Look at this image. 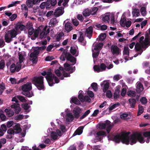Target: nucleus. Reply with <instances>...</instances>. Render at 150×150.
Listing matches in <instances>:
<instances>
[{"instance_id":"nucleus-13","label":"nucleus","mask_w":150,"mask_h":150,"mask_svg":"<svg viewBox=\"0 0 150 150\" xmlns=\"http://www.w3.org/2000/svg\"><path fill=\"white\" fill-rule=\"evenodd\" d=\"M56 74L58 76H60L62 74L65 77H67L70 76V75L66 73L63 68L62 67H59V69H56L54 71Z\"/></svg>"},{"instance_id":"nucleus-47","label":"nucleus","mask_w":150,"mask_h":150,"mask_svg":"<svg viewBox=\"0 0 150 150\" xmlns=\"http://www.w3.org/2000/svg\"><path fill=\"white\" fill-rule=\"evenodd\" d=\"M96 26L99 29H100L102 30H105L107 29V26L105 25H100V24H98L96 25Z\"/></svg>"},{"instance_id":"nucleus-18","label":"nucleus","mask_w":150,"mask_h":150,"mask_svg":"<svg viewBox=\"0 0 150 150\" xmlns=\"http://www.w3.org/2000/svg\"><path fill=\"white\" fill-rule=\"evenodd\" d=\"M106 136V132L103 131H99L97 132L95 134L97 141H100L102 137Z\"/></svg>"},{"instance_id":"nucleus-25","label":"nucleus","mask_w":150,"mask_h":150,"mask_svg":"<svg viewBox=\"0 0 150 150\" xmlns=\"http://www.w3.org/2000/svg\"><path fill=\"white\" fill-rule=\"evenodd\" d=\"M111 51L113 54L118 55L120 52V49L116 46L112 45L111 47Z\"/></svg>"},{"instance_id":"nucleus-46","label":"nucleus","mask_w":150,"mask_h":150,"mask_svg":"<svg viewBox=\"0 0 150 150\" xmlns=\"http://www.w3.org/2000/svg\"><path fill=\"white\" fill-rule=\"evenodd\" d=\"M129 101L131 107L133 108H134L136 103L135 100L134 99L131 98L129 99Z\"/></svg>"},{"instance_id":"nucleus-31","label":"nucleus","mask_w":150,"mask_h":150,"mask_svg":"<svg viewBox=\"0 0 150 150\" xmlns=\"http://www.w3.org/2000/svg\"><path fill=\"white\" fill-rule=\"evenodd\" d=\"M77 46L71 47V52L73 55L77 56L78 55V52L77 50Z\"/></svg>"},{"instance_id":"nucleus-27","label":"nucleus","mask_w":150,"mask_h":150,"mask_svg":"<svg viewBox=\"0 0 150 150\" xmlns=\"http://www.w3.org/2000/svg\"><path fill=\"white\" fill-rule=\"evenodd\" d=\"M13 129L16 134L19 133L21 131L20 125L18 123L15 124V125L13 126Z\"/></svg>"},{"instance_id":"nucleus-16","label":"nucleus","mask_w":150,"mask_h":150,"mask_svg":"<svg viewBox=\"0 0 150 150\" xmlns=\"http://www.w3.org/2000/svg\"><path fill=\"white\" fill-rule=\"evenodd\" d=\"M120 25L123 26H126L127 28L129 27L131 24V22L129 20H126L125 18H121L120 21Z\"/></svg>"},{"instance_id":"nucleus-24","label":"nucleus","mask_w":150,"mask_h":150,"mask_svg":"<svg viewBox=\"0 0 150 150\" xmlns=\"http://www.w3.org/2000/svg\"><path fill=\"white\" fill-rule=\"evenodd\" d=\"M143 134L145 137L144 138L142 136L144 140V142H146V143H149V139H150V132H145L143 133Z\"/></svg>"},{"instance_id":"nucleus-52","label":"nucleus","mask_w":150,"mask_h":150,"mask_svg":"<svg viewBox=\"0 0 150 150\" xmlns=\"http://www.w3.org/2000/svg\"><path fill=\"white\" fill-rule=\"evenodd\" d=\"M23 94L29 97H31L33 96V93L30 91L23 92Z\"/></svg>"},{"instance_id":"nucleus-30","label":"nucleus","mask_w":150,"mask_h":150,"mask_svg":"<svg viewBox=\"0 0 150 150\" xmlns=\"http://www.w3.org/2000/svg\"><path fill=\"white\" fill-rule=\"evenodd\" d=\"M131 117V115L129 113H123L120 115V118L123 120H127L129 119Z\"/></svg>"},{"instance_id":"nucleus-2","label":"nucleus","mask_w":150,"mask_h":150,"mask_svg":"<svg viewBox=\"0 0 150 150\" xmlns=\"http://www.w3.org/2000/svg\"><path fill=\"white\" fill-rule=\"evenodd\" d=\"M25 26L22 24L17 25L15 29L8 31L5 36V39L6 42H9L12 40L13 38L20 33L21 31L23 30Z\"/></svg>"},{"instance_id":"nucleus-23","label":"nucleus","mask_w":150,"mask_h":150,"mask_svg":"<svg viewBox=\"0 0 150 150\" xmlns=\"http://www.w3.org/2000/svg\"><path fill=\"white\" fill-rule=\"evenodd\" d=\"M39 3L38 0H27L26 4L29 7H31L33 6V5L37 4Z\"/></svg>"},{"instance_id":"nucleus-39","label":"nucleus","mask_w":150,"mask_h":150,"mask_svg":"<svg viewBox=\"0 0 150 150\" xmlns=\"http://www.w3.org/2000/svg\"><path fill=\"white\" fill-rule=\"evenodd\" d=\"M21 106L27 112L30 110V106L28 104L23 103L22 104Z\"/></svg>"},{"instance_id":"nucleus-41","label":"nucleus","mask_w":150,"mask_h":150,"mask_svg":"<svg viewBox=\"0 0 150 150\" xmlns=\"http://www.w3.org/2000/svg\"><path fill=\"white\" fill-rule=\"evenodd\" d=\"M122 87L123 88L122 90L121 95L122 96H125L126 94L127 86L125 84L123 83Z\"/></svg>"},{"instance_id":"nucleus-21","label":"nucleus","mask_w":150,"mask_h":150,"mask_svg":"<svg viewBox=\"0 0 150 150\" xmlns=\"http://www.w3.org/2000/svg\"><path fill=\"white\" fill-rule=\"evenodd\" d=\"M11 107L13 109L15 113L16 114L19 113L21 110L20 104L18 103H14L11 105Z\"/></svg>"},{"instance_id":"nucleus-58","label":"nucleus","mask_w":150,"mask_h":150,"mask_svg":"<svg viewBox=\"0 0 150 150\" xmlns=\"http://www.w3.org/2000/svg\"><path fill=\"white\" fill-rule=\"evenodd\" d=\"M122 77V76L120 74H116L114 75L113 77V80L115 81H118Z\"/></svg>"},{"instance_id":"nucleus-8","label":"nucleus","mask_w":150,"mask_h":150,"mask_svg":"<svg viewBox=\"0 0 150 150\" xmlns=\"http://www.w3.org/2000/svg\"><path fill=\"white\" fill-rule=\"evenodd\" d=\"M61 115L64 117L66 122L67 123L72 122L74 119V116L68 109H66L64 112L61 113Z\"/></svg>"},{"instance_id":"nucleus-43","label":"nucleus","mask_w":150,"mask_h":150,"mask_svg":"<svg viewBox=\"0 0 150 150\" xmlns=\"http://www.w3.org/2000/svg\"><path fill=\"white\" fill-rule=\"evenodd\" d=\"M106 37V35L105 33L101 34L97 39L98 41H102L104 40Z\"/></svg>"},{"instance_id":"nucleus-45","label":"nucleus","mask_w":150,"mask_h":150,"mask_svg":"<svg viewBox=\"0 0 150 150\" xmlns=\"http://www.w3.org/2000/svg\"><path fill=\"white\" fill-rule=\"evenodd\" d=\"M119 105V104L118 103H116V104H113L112 105H110L109 107V109L110 111H111L115 109V108L118 107Z\"/></svg>"},{"instance_id":"nucleus-6","label":"nucleus","mask_w":150,"mask_h":150,"mask_svg":"<svg viewBox=\"0 0 150 150\" xmlns=\"http://www.w3.org/2000/svg\"><path fill=\"white\" fill-rule=\"evenodd\" d=\"M47 131L49 134L50 133V135L51 140H56L62 135V132L58 129H57L55 131H52V129L49 128Z\"/></svg>"},{"instance_id":"nucleus-49","label":"nucleus","mask_w":150,"mask_h":150,"mask_svg":"<svg viewBox=\"0 0 150 150\" xmlns=\"http://www.w3.org/2000/svg\"><path fill=\"white\" fill-rule=\"evenodd\" d=\"M127 95L130 97H134L136 95V93L134 91H129L127 93Z\"/></svg>"},{"instance_id":"nucleus-64","label":"nucleus","mask_w":150,"mask_h":150,"mask_svg":"<svg viewBox=\"0 0 150 150\" xmlns=\"http://www.w3.org/2000/svg\"><path fill=\"white\" fill-rule=\"evenodd\" d=\"M83 98L84 99V100L83 101H81L82 102H83L85 101L89 102L91 101V99L88 96H83Z\"/></svg>"},{"instance_id":"nucleus-22","label":"nucleus","mask_w":150,"mask_h":150,"mask_svg":"<svg viewBox=\"0 0 150 150\" xmlns=\"http://www.w3.org/2000/svg\"><path fill=\"white\" fill-rule=\"evenodd\" d=\"M22 90L23 92L30 91L32 89L31 84L28 83L22 86Z\"/></svg>"},{"instance_id":"nucleus-50","label":"nucleus","mask_w":150,"mask_h":150,"mask_svg":"<svg viewBox=\"0 0 150 150\" xmlns=\"http://www.w3.org/2000/svg\"><path fill=\"white\" fill-rule=\"evenodd\" d=\"M139 110L138 112L137 115L138 116L141 114L144 111V108L142 106L139 105L138 106Z\"/></svg>"},{"instance_id":"nucleus-40","label":"nucleus","mask_w":150,"mask_h":150,"mask_svg":"<svg viewBox=\"0 0 150 150\" xmlns=\"http://www.w3.org/2000/svg\"><path fill=\"white\" fill-rule=\"evenodd\" d=\"M64 35V34L63 33H57L55 36V38L56 40L58 41H59L61 39H62Z\"/></svg>"},{"instance_id":"nucleus-51","label":"nucleus","mask_w":150,"mask_h":150,"mask_svg":"<svg viewBox=\"0 0 150 150\" xmlns=\"http://www.w3.org/2000/svg\"><path fill=\"white\" fill-rule=\"evenodd\" d=\"M58 126L61 129V131H60L62 132V134L63 132H65L67 131L64 125L62 124L59 125H58Z\"/></svg>"},{"instance_id":"nucleus-20","label":"nucleus","mask_w":150,"mask_h":150,"mask_svg":"<svg viewBox=\"0 0 150 150\" xmlns=\"http://www.w3.org/2000/svg\"><path fill=\"white\" fill-rule=\"evenodd\" d=\"M72 112L75 118H77L79 117L80 114L81 112V109L78 107L76 106L73 109Z\"/></svg>"},{"instance_id":"nucleus-3","label":"nucleus","mask_w":150,"mask_h":150,"mask_svg":"<svg viewBox=\"0 0 150 150\" xmlns=\"http://www.w3.org/2000/svg\"><path fill=\"white\" fill-rule=\"evenodd\" d=\"M41 74L43 76L47 75L45 77L50 86H52L53 84L58 83L59 82L58 79L52 74L50 69L47 72H43L41 73Z\"/></svg>"},{"instance_id":"nucleus-53","label":"nucleus","mask_w":150,"mask_h":150,"mask_svg":"<svg viewBox=\"0 0 150 150\" xmlns=\"http://www.w3.org/2000/svg\"><path fill=\"white\" fill-rule=\"evenodd\" d=\"M83 91H79V93L78 98L81 101H83L84 100L83 98Z\"/></svg>"},{"instance_id":"nucleus-5","label":"nucleus","mask_w":150,"mask_h":150,"mask_svg":"<svg viewBox=\"0 0 150 150\" xmlns=\"http://www.w3.org/2000/svg\"><path fill=\"white\" fill-rule=\"evenodd\" d=\"M24 55L21 53L19 54V62L16 63V66L14 64H12L10 68V70L11 72H13L16 70L17 71H19L21 69L22 66V63L24 59Z\"/></svg>"},{"instance_id":"nucleus-4","label":"nucleus","mask_w":150,"mask_h":150,"mask_svg":"<svg viewBox=\"0 0 150 150\" xmlns=\"http://www.w3.org/2000/svg\"><path fill=\"white\" fill-rule=\"evenodd\" d=\"M49 29L47 25H41L35 30L34 35L35 38L38 36L40 38L42 39L45 37V36L49 33Z\"/></svg>"},{"instance_id":"nucleus-57","label":"nucleus","mask_w":150,"mask_h":150,"mask_svg":"<svg viewBox=\"0 0 150 150\" xmlns=\"http://www.w3.org/2000/svg\"><path fill=\"white\" fill-rule=\"evenodd\" d=\"M64 67L65 70L67 71H69L71 69V65L67 63H66L64 64Z\"/></svg>"},{"instance_id":"nucleus-35","label":"nucleus","mask_w":150,"mask_h":150,"mask_svg":"<svg viewBox=\"0 0 150 150\" xmlns=\"http://www.w3.org/2000/svg\"><path fill=\"white\" fill-rule=\"evenodd\" d=\"M132 14L133 17H137L140 15L139 10L137 8H134L132 9Z\"/></svg>"},{"instance_id":"nucleus-55","label":"nucleus","mask_w":150,"mask_h":150,"mask_svg":"<svg viewBox=\"0 0 150 150\" xmlns=\"http://www.w3.org/2000/svg\"><path fill=\"white\" fill-rule=\"evenodd\" d=\"M120 92V91L115 90V92L113 95V96L115 98H117L119 97Z\"/></svg>"},{"instance_id":"nucleus-63","label":"nucleus","mask_w":150,"mask_h":150,"mask_svg":"<svg viewBox=\"0 0 150 150\" xmlns=\"http://www.w3.org/2000/svg\"><path fill=\"white\" fill-rule=\"evenodd\" d=\"M7 132L8 134L10 135H14L15 134H16L15 132L13 129L12 128H10L8 129L7 131Z\"/></svg>"},{"instance_id":"nucleus-10","label":"nucleus","mask_w":150,"mask_h":150,"mask_svg":"<svg viewBox=\"0 0 150 150\" xmlns=\"http://www.w3.org/2000/svg\"><path fill=\"white\" fill-rule=\"evenodd\" d=\"M114 15L112 13H108L103 16L102 20L105 22H108L110 20L111 23L115 22Z\"/></svg>"},{"instance_id":"nucleus-11","label":"nucleus","mask_w":150,"mask_h":150,"mask_svg":"<svg viewBox=\"0 0 150 150\" xmlns=\"http://www.w3.org/2000/svg\"><path fill=\"white\" fill-rule=\"evenodd\" d=\"M39 48L38 47L35 48L34 51L31 53L30 56V59L32 61L33 63H36L37 62V56L39 54Z\"/></svg>"},{"instance_id":"nucleus-61","label":"nucleus","mask_w":150,"mask_h":150,"mask_svg":"<svg viewBox=\"0 0 150 150\" xmlns=\"http://www.w3.org/2000/svg\"><path fill=\"white\" fill-rule=\"evenodd\" d=\"M14 124V122L13 121H8L6 124L7 127L8 128L11 127Z\"/></svg>"},{"instance_id":"nucleus-54","label":"nucleus","mask_w":150,"mask_h":150,"mask_svg":"<svg viewBox=\"0 0 150 150\" xmlns=\"http://www.w3.org/2000/svg\"><path fill=\"white\" fill-rule=\"evenodd\" d=\"M20 3V1H16L14 2H13L9 4L8 7V8L12 7L14 6H16V4H19Z\"/></svg>"},{"instance_id":"nucleus-7","label":"nucleus","mask_w":150,"mask_h":150,"mask_svg":"<svg viewBox=\"0 0 150 150\" xmlns=\"http://www.w3.org/2000/svg\"><path fill=\"white\" fill-rule=\"evenodd\" d=\"M43 79V77L41 76L34 77L33 79V82L39 90H43L44 88Z\"/></svg>"},{"instance_id":"nucleus-14","label":"nucleus","mask_w":150,"mask_h":150,"mask_svg":"<svg viewBox=\"0 0 150 150\" xmlns=\"http://www.w3.org/2000/svg\"><path fill=\"white\" fill-rule=\"evenodd\" d=\"M70 19H67L64 22V24H65V30L68 33L70 31L73 29L72 25L70 23Z\"/></svg>"},{"instance_id":"nucleus-19","label":"nucleus","mask_w":150,"mask_h":150,"mask_svg":"<svg viewBox=\"0 0 150 150\" xmlns=\"http://www.w3.org/2000/svg\"><path fill=\"white\" fill-rule=\"evenodd\" d=\"M64 8L63 7L58 8L54 13V15L56 17H58L62 15L64 12Z\"/></svg>"},{"instance_id":"nucleus-32","label":"nucleus","mask_w":150,"mask_h":150,"mask_svg":"<svg viewBox=\"0 0 150 150\" xmlns=\"http://www.w3.org/2000/svg\"><path fill=\"white\" fill-rule=\"evenodd\" d=\"M136 90L138 93H139L142 91L143 90V85L140 82H137L136 84Z\"/></svg>"},{"instance_id":"nucleus-33","label":"nucleus","mask_w":150,"mask_h":150,"mask_svg":"<svg viewBox=\"0 0 150 150\" xmlns=\"http://www.w3.org/2000/svg\"><path fill=\"white\" fill-rule=\"evenodd\" d=\"M83 127L82 126L79 127L74 133L73 136H75L76 135H79L81 134L83 132Z\"/></svg>"},{"instance_id":"nucleus-38","label":"nucleus","mask_w":150,"mask_h":150,"mask_svg":"<svg viewBox=\"0 0 150 150\" xmlns=\"http://www.w3.org/2000/svg\"><path fill=\"white\" fill-rule=\"evenodd\" d=\"M71 103H73L77 105H79L80 104V101L78 100L77 98L75 97H72L70 100Z\"/></svg>"},{"instance_id":"nucleus-60","label":"nucleus","mask_w":150,"mask_h":150,"mask_svg":"<svg viewBox=\"0 0 150 150\" xmlns=\"http://www.w3.org/2000/svg\"><path fill=\"white\" fill-rule=\"evenodd\" d=\"M106 92V96L109 98H111L112 96V94L110 90H107Z\"/></svg>"},{"instance_id":"nucleus-9","label":"nucleus","mask_w":150,"mask_h":150,"mask_svg":"<svg viewBox=\"0 0 150 150\" xmlns=\"http://www.w3.org/2000/svg\"><path fill=\"white\" fill-rule=\"evenodd\" d=\"M73 63V64L76 63V59L72 56L70 53L64 52L60 57V59L62 61H64L66 59Z\"/></svg>"},{"instance_id":"nucleus-1","label":"nucleus","mask_w":150,"mask_h":150,"mask_svg":"<svg viewBox=\"0 0 150 150\" xmlns=\"http://www.w3.org/2000/svg\"><path fill=\"white\" fill-rule=\"evenodd\" d=\"M97 127L100 129L106 128L109 140H112L117 143H119L121 141L123 143L131 145L136 143L137 141L141 143H144V140L142 134L138 132L134 133L131 134L129 132L123 133L117 135L111 133L109 134L112 126L110 122L108 120H106L105 123H100Z\"/></svg>"},{"instance_id":"nucleus-48","label":"nucleus","mask_w":150,"mask_h":150,"mask_svg":"<svg viewBox=\"0 0 150 150\" xmlns=\"http://www.w3.org/2000/svg\"><path fill=\"white\" fill-rule=\"evenodd\" d=\"M98 8L96 7H94L91 8L90 10V12L91 15H93L96 14L97 12Z\"/></svg>"},{"instance_id":"nucleus-59","label":"nucleus","mask_w":150,"mask_h":150,"mask_svg":"<svg viewBox=\"0 0 150 150\" xmlns=\"http://www.w3.org/2000/svg\"><path fill=\"white\" fill-rule=\"evenodd\" d=\"M23 117V115L20 114L14 117V119L16 120H22Z\"/></svg>"},{"instance_id":"nucleus-62","label":"nucleus","mask_w":150,"mask_h":150,"mask_svg":"<svg viewBox=\"0 0 150 150\" xmlns=\"http://www.w3.org/2000/svg\"><path fill=\"white\" fill-rule=\"evenodd\" d=\"M91 86L93 90L95 91H96L98 90V85L97 83H93L91 84Z\"/></svg>"},{"instance_id":"nucleus-36","label":"nucleus","mask_w":150,"mask_h":150,"mask_svg":"<svg viewBox=\"0 0 150 150\" xmlns=\"http://www.w3.org/2000/svg\"><path fill=\"white\" fill-rule=\"evenodd\" d=\"M103 46V44L102 43H100L99 44H95L94 49L96 51H99L101 49Z\"/></svg>"},{"instance_id":"nucleus-26","label":"nucleus","mask_w":150,"mask_h":150,"mask_svg":"<svg viewBox=\"0 0 150 150\" xmlns=\"http://www.w3.org/2000/svg\"><path fill=\"white\" fill-rule=\"evenodd\" d=\"M4 112L6 115L8 117L13 116L14 115V112L9 108H6L4 110Z\"/></svg>"},{"instance_id":"nucleus-28","label":"nucleus","mask_w":150,"mask_h":150,"mask_svg":"<svg viewBox=\"0 0 150 150\" xmlns=\"http://www.w3.org/2000/svg\"><path fill=\"white\" fill-rule=\"evenodd\" d=\"M93 28L91 26H90L86 29V35L89 39L91 38Z\"/></svg>"},{"instance_id":"nucleus-44","label":"nucleus","mask_w":150,"mask_h":150,"mask_svg":"<svg viewBox=\"0 0 150 150\" xmlns=\"http://www.w3.org/2000/svg\"><path fill=\"white\" fill-rule=\"evenodd\" d=\"M92 51H93L92 55H93V58L94 59L95 58H96V57H98V54L99 53V51L95 50H94V49H93ZM94 60H95L94 59H93L94 61Z\"/></svg>"},{"instance_id":"nucleus-42","label":"nucleus","mask_w":150,"mask_h":150,"mask_svg":"<svg viewBox=\"0 0 150 150\" xmlns=\"http://www.w3.org/2000/svg\"><path fill=\"white\" fill-rule=\"evenodd\" d=\"M90 10L88 8L85 9L83 12V14L85 16H88L91 15Z\"/></svg>"},{"instance_id":"nucleus-12","label":"nucleus","mask_w":150,"mask_h":150,"mask_svg":"<svg viewBox=\"0 0 150 150\" xmlns=\"http://www.w3.org/2000/svg\"><path fill=\"white\" fill-rule=\"evenodd\" d=\"M107 66L104 63H102L100 64V66L95 65L93 67V69L95 72H99L105 71L106 70Z\"/></svg>"},{"instance_id":"nucleus-37","label":"nucleus","mask_w":150,"mask_h":150,"mask_svg":"<svg viewBox=\"0 0 150 150\" xmlns=\"http://www.w3.org/2000/svg\"><path fill=\"white\" fill-rule=\"evenodd\" d=\"M69 0H60L58 2V5L61 6L62 5L64 6H67V4Z\"/></svg>"},{"instance_id":"nucleus-29","label":"nucleus","mask_w":150,"mask_h":150,"mask_svg":"<svg viewBox=\"0 0 150 150\" xmlns=\"http://www.w3.org/2000/svg\"><path fill=\"white\" fill-rule=\"evenodd\" d=\"M7 126L4 124L1 125L0 128V136H2L4 134V132L7 130Z\"/></svg>"},{"instance_id":"nucleus-15","label":"nucleus","mask_w":150,"mask_h":150,"mask_svg":"<svg viewBox=\"0 0 150 150\" xmlns=\"http://www.w3.org/2000/svg\"><path fill=\"white\" fill-rule=\"evenodd\" d=\"M109 84L110 81L108 80L104 81L100 83V85L104 93H105L108 89L109 87Z\"/></svg>"},{"instance_id":"nucleus-56","label":"nucleus","mask_w":150,"mask_h":150,"mask_svg":"<svg viewBox=\"0 0 150 150\" xmlns=\"http://www.w3.org/2000/svg\"><path fill=\"white\" fill-rule=\"evenodd\" d=\"M140 11L142 15L143 16H145L146 14V8L144 7H142L140 9Z\"/></svg>"},{"instance_id":"nucleus-34","label":"nucleus","mask_w":150,"mask_h":150,"mask_svg":"<svg viewBox=\"0 0 150 150\" xmlns=\"http://www.w3.org/2000/svg\"><path fill=\"white\" fill-rule=\"evenodd\" d=\"M58 23V21L56 18H52L49 23V26L50 27H54Z\"/></svg>"},{"instance_id":"nucleus-17","label":"nucleus","mask_w":150,"mask_h":150,"mask_svg":"<svg viewBox=\"0 0 150 150\" xmlns=\"http://www.w3.org/2000/svg\"><path fill=\"white\" fill-rule=\"evenodd\" d=\"M129 49L128 47H125L123 51V56L125 60H126L125 61V62L126 61L129 59H132L131 57H129Z\"/></svg>"}]
</instances>
